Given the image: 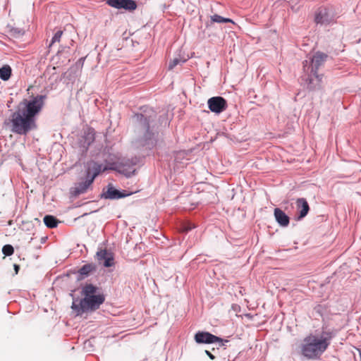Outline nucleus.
Masks as SVG:
<instances>
[{
  "instance_id": "f257e3e1",
  "label": "nucleus",
  "mask_w": 361,
  "mask_h": 361,
  "mask_svg": "<svg viewBox=\"0 0 361 361\" xmlns=\"http://www.w3.org/2000/svg\"><path fill=\"white\" fill-rule=\"evenodd\" d=\"M45 96L37 95L32 99H23L10 117L11 130L17 135H26L37 128L35 116L41 111Z\"/></svg>"
},
{
  "instance_id": "f03ea898",
  "label": "nucleus",
  "mask_w": 361,
  "mask_h": 361,
  "mask_svg": "<svg viewBox=\"0 0 361 361\" xmlns=\"http://www.w3.org/2000/svg\"><path fill=\"white\" fill-rule=\"evenodd\" d=\"M330 345V338L310 334L300 345L301 355L308 360L319 359Z\"/></svg>"
},
{
  "instance_id": "7ed1b4c3",
  "label": "nucleus",
  "mask_w": 361,
  "mask_h": 361,
  "mask_svg": "<svg viewBox=\"0 0 361 361\" xmlns=\"http://www.w3.org/2000/svg\"><path fill=\"white\" fill-rule=\"evenodd\" d=\"M326 58L327 55L326 54L317 51L312 57H310L309 59L303 61V71L307 75L305 80L308 82V87L310 90L317 88L316 85H312L314 78L318 82V86H320L322 76L318 75L317 71L326 61Z\"/></svg>"
},
{
  "instance_id": "20e7f679",
  "label": "nucleus",
  "mask_w": 361,
  "mask_h": 361,
  "mask_svg": "<svg viewBox=\"0 0 361 361\" xmlns=\"http://www.w3.org/2000/svg\"><path fill=\"white\" fill-rule=\"evenodd\" d=\"M135 118L139 123L140 127L145 131L143 139L144 145L152 147L157 144L155 133L150 130L151 120L142 114H136Z\"/></svg>"
},
{
  "instance_id": "39448f33",
  "label": "nucleus",
  "mask_w": 361,
  "mask_h": 361,
  "mask_svg": "<svg viewBox=\"0 0 361 361\" xmlns=\"http://www.w3.org/2000/svg\"><path fill=\"white\" fill-rule=\"evenodd\" d=\"M104 301L103 295H95L90 297H85L80 302V308L82 312L97 309Z\"/></svg>"
},
{
  "instance_id": "423d86ee",
  "label": "nucleus",
  "mask_w": 361,
  "mask_h": 361,
  "mask_svg": "<svg viewBox=\"0 0 361 361\" xmlns=\"http://www.w3.org/2000/svg\"><path fill=\"white\" fill-rule=\"evenodd\" d=\"M334 20V15L326 7L319 8L314 14V22L321 25H329Z\"/></svg>"
},
{
  "instance_id": "0eeeda50",
  "label": "nucleus",
  "mask_w": 361,
  "mask_h": 361,
  "mask_svg": "<svg viewBox=\"0 0 361 361\" xmlns=\"http://www.w3.org/2000/svg\"><path fill=\"white\" fill-rule=\"evenodd\" d=\"M194 338L195 342L200 344L218 343L219 345L222 346L224 345V342H227V341H224L222 338L207 331H198L195 334Z\"/></svg>"
},
{
  "instance_id": "6e6552de",
  "label": "nucleus",
  "mask_w": 361,
  "mask_h": 361,
  "mask_svg": "<svg viewBox=\"0 0 361 361\" xmlns=\"http://www.w3.org/2000/svg\"><path fill=\"white\" fill-rule=\"evenodd\" d=\"M208 107L212 112L220 114L224 111L227 107V102L222 97H213L208 99Z\"/></svg>"
},
{
  "instance_id": "1a4fd4ad",
  "label": "nucleus",
  "mask_w": 361,
  "mask_h": 361,
  "mask_svg": "<svg viewBox=\"0 0 361 361\" xmlns=\"http://www.w3.org/2000/svg\"><path fill=\"white\" fill-rule=\"evenodd\" d=\"M106 4L116 9H124L128 11H135L137 6L134 0H106Z\"/></svg>"
},
{
  "instance_id": "9d476101",
  "label": "nucleus",
  "mask_w": 361,
  "mask_h": 361,
  "mask_svg": "<svg viewBox=\"0 0 361 361\" xmlns=\"http://www.w3.org/2000/svg\"><path fill=\"white\" fill-rule=\"evenodd\" d=\"M135 164V163L129 160H126L119 163H111L106 167H107V170L116 171L127 176H130L132 173L130 166Z\"/></svg>"
},
{
  "instance_id": "9b49d317",
  "label": "nucleus",
  "mask_w": 361,
  "mask_h": 361,
  "mask_svg": "<svg viewBox=\"0 0 361 361\" xmlns=\"http://www.w3.org/2000/svg\"><path fill=\"white\" fill-rule=\"evenodd\" d=\"M96 257L105 267H110L114 264V255L106 249H99L96 253Z\"/></svg>"
},
{
  "instance_id": "f8f14e48",
  "label": "nucleus",
  "mask_w": 361,
  "mask_h": 361,
  "mask_svg": "<svg viewBox=\"0 0 361 361\" xmlns=\"http://www.w3.org/2000/svg\"><path fill=\"white\" fill-rule=\"evenodd\" d=\"M298 214L295 216V219L299 221L304 218L310 210L309 204L305 198H298L296 201Z\"/></svg>"
},
{
  "instance_id": "ddd939ff",
  "label": "nucleus",
  "mask_w": 361,
  "mask_h": 361,
  "mask_svg": "<svg viewBox=\"0 0 361 361\" xmlns=\"http://www.w3.org/2000/svg\"><path fill=\"white\" fill-rule=\"evenodd\" d=\"M107 171V167H104L102 164L97 162H92L87 169V176L92 179L94 182V178L99 175L102 172Z\"/></svg>"
},
{
  "instance_id": "4468645a",
  "label": "nucleus",
  "mask_w": 361,
  "mask_h": 361,
  "mask_svg": "<svg viewBox=\"0 0 361 361\" xmlns=\"http://www.w3.org/2000/svg\"><path fill=\"white\" fill-rule=\"evenodd\" d=\"M92 183V179L87 176V178L84 181L76 183L75 187L71 189L72 194L75 196H78L85 193Z\"/></svg>"
},
{
  "instance_id": "2eb2a0df",
  "label": "nucleus",
  "mask_w": 361,
  "mask_h": 361,
  "mask_svg": "<svg viewBox=\"0 0 361 361\" xmlns=\"http://www.w3.org/2000/svg\"><path fill=\"white\" fill-rule=\"evenodd\" d=\"M128 194L121 192L112 186H109L107 190L104 192L103 197L106 199L116 200L128 196Z\"/></svg>"
},
{
  "instance_id": "dca6fc26",
  "label": "nucleus",
  "mask_w": 361,
  "mask_h": 361,
  "mask_svg": "<svg viewBox=\"0 0 361 361\" xmlns=\"http://www.w3.org/2000/svg\"><path fill=\"white\" fill-rule=\"evenodd\" d=\"M276 221L280 226H288L290 221L289 216L280 208H275L274 211Z\"/></svg>"
},
{
  "instance_id": "f3484780",
  "label": "nucleus",
  "mask_w": 361,
  "mask_h": 361,
  "mask_svg": "<svg viewBox=\"0 0 361 361\" xmlns=\"http://www.w3.org/2000/svg\"><path fill=\"white\" fill-rule=\"evenodd\" d=\"M12 70L9 65H4L0 68V78L4 80H8L11 75Z\"/></svg>"
},
{
  "instance_id": "a211bd4d",
  "label": "nucleus",
  "mask_w": 361,
  "mask_h": 361,
  "mask_svg": "<svg viewBox=\"0 0 361 361\" xmlns=\"http://www.w3.org/2000/svg\"><path fill=\"white\" fill-rule=\"evenodd\" d=\"M97 288L92 284L86 285L82 289V293L85 297L95 295Z\"/></svg>"
},
{
  "instance_id": "6ab92c4d",
  "label": "nucleus",
  "mask_w": 361,
  "mask_h": 361,
  "mask_svg": "<svg viewBox=\"0 0 361 361\" xmlns=\"http://www.w3.org/2000/svg\"><path fill=\"white\" fill-rule=\"evenodd\" d=\"M211 20H212V23H234V22L233 21L232 19L222 17V16H219L218 14H214V16H211Z\"/></svg>"
},
{
  "instance_id": "aec40b11",
  "label": "nucleus",
  "mask_w": 361,
  "mask_h": 361,
  "mask_svg": "<svg viewBox=\"0 0 361 361\" xmlns=\"http://www.w3.org/2000/svg\"><path fill=\"white\" fill-rule=\"evenodd\" d=\"M44 222L45 226H57L59 223L56 217L51 215H46L44 217Z\"/></svg>"
},
{
  "instance_id": "412c9836",
  "label": "nucleus",
  "mask_w": 361,
  "mask_h": 361,
  "mask_svg": "<svg viewBox=\"0 0 361 361\" xmlns=\"http://www.w3.org/2000/svg\"><path fill=\"white\" fill-rule=\"evenodd\" d=\"M94 267L92 264H85L82 266L80 270L79 273L81 275H88L92 271H93Z\"/></svg>"
},
{
  "instance_id": "4be33fe9",
  "label": "nucleus",
  "mask_w": 361,
  "mask_h": 361,
  "mask_svg": "<svg viewBox=\"0 0 361 361\" xmlns=\"http://www.w3.org/2000/svg\"><path fill=\"white\" fill-rule=\"evenodd\" d=\"M2 252L6 256H11L13 254L14 249L11 245H6L3 247Z\"/></svg>"
},
{
  "instance_id": "5701e85b",
  "label": "nucleus",
  "mask_w": 361,
  "mask_h": 361,
  "mask_svg": "<svg viewBox=\"0 0 361 361\" xmlns=\"http://www.w3.org/2000/svg\"><path fill=\"white\" fill-rule=\"evenodd\" d=\"M185 60H181L178 58H175L173 60H171L169 64V69L172 70L174 67H176L177 65L184 63Z\"/></svg>"
},
{
  "instance_id": "b1692460",
  "label": "nucleus",
  "mask_w": 361,
  "mask_h": 361,
  "mask_svg": "<svg viewBox=\"0 0 361 361\" xmlns=\"http://www.w3.org/2000/svg\"><path fill=\"white\" fill-rule=\"evenodd\" d=\"M63 35V31L62 30H58L54 35V37H52L51 39V42L49 44V47H51L53 44H54L55 42H60V39H61V37Z\"/></svg>"
},
{
  "instance_id": "393cba45",
  "label": "nucleus",
  "mask_w": 361,
  "mask_h": 361,
  "mask_svg": "<svg viewBox=\"0 0 361 361\" xmlns=\"http://www.w3.org/2000/svg\"><path fill=\"white\" fill-rule=\"evenodd\" d=\"M205 353L209 356L211 360H214L215 356L212 355L209 350H205Z\"/></svg>"
},
{
  "instance_id": "a878e982",
  "label": "nucleus",
  "mask_w": 361,
  "mask_h": 361,
  "mask_svg": "<svg viewBox=\"0 0 361 361\" xmlns=\"http://www.w3.org/2000/svg\"><path fill=\"white\" fill-rule=\"evenodd\" d=\"M19 268H20L19 265L14 264V269H15V271L16 274H18Z\"/></svg>"
},
{
  "instance_id": "bb28decb",
  "label": "nucleus",
  "mask_w": 361,
  "mask_h": 361,
  "mask_svg": "<svg viewBox=\"0 0 361 361\" xmlns=\"http://www.w3.org/2000/svg\"><path fill=\"white\" fill-rule=\"evenodd\" d=\"M192 227H183V228L180 231L181 232H187Z\"/></svg>"
},
{
  "instance_id": "cd10ccee",
  "label": "nucleus",
  "mask_w": 361,
  "mask_h": 361,
  "mask_svg": "<svg viewBox=\"0 0 361 361\" xmlns=\"http://www.w3.org/2000/svg\"><path fill=\"white\" fill-rule=\"evenodd\" d=\"M72 308H76V305L73 304Z\"/></svg>"
}]
</instances>
